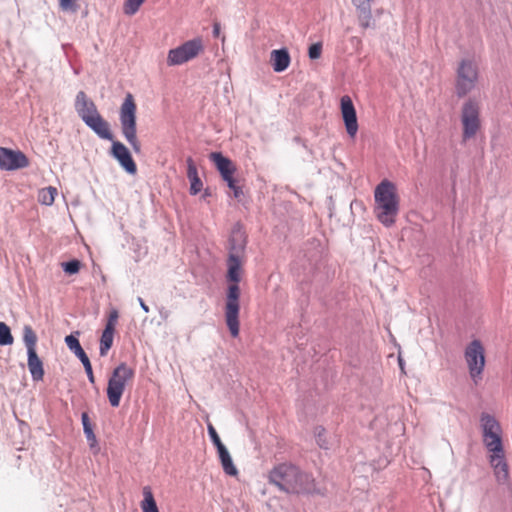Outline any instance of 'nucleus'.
I'll return each instance as SVG.
<instances>
[{
    "instance_id": "obj_11",
    "label": "nucleus",
    "mask_w": 512,
    "mask_h": 512,
    "mask_svg": "<svg viewBox=\"0 0 512 512\" xmlns=\"http://www.w3.org/2000/svg\"><path fill=\"white\" fill-rule=\"evenodd\" d=\"M29 165L26 155L19 150L0 147V169L6 171L25 168Z\"/></svg>"
},
{
    "instance_id": "obj_16",
    "label": "nucleus",
    "mask_w": 512,
    "mask_h": 512,
    "mask_svg": "<svg viewBox=\"0 0 512 512\" xmlns=\"http://www.w3.org/2000/svg\"><path fill=\"white\" fill-rule=\"evenodd\" d=\"M209 158L215 164L223 180H228L233 176L236 168L230 159L224 157L220 152H212Z\"/></svg>"
},
{
    "instance_id": "obj_8",
    "label": "nucleus",
    "mask_w": 512,
    "mask_h": 512,
    "mask_svg": "<svg viewBox=\"0 0 512 512\" xmlns=\"http://www.w3.org/2000/svg\"><path fill=\"white\" fill-rule=\"evenodd\" d=\"M133 377L134 370L125 363H121L113 370L107 387V397L112 407L119 406L125 386Z\"/></svg>"
},
{
    "instance_id": "obj_1",
    "label": "nucleus",
    "mask_w": 512,
    "mask_h": 512,
    "mask_svg": "<svg viewBox=\"0 0 512 512\" xmlns=\"http://www.w3.org/2000/svg\"><path fill=\"white\" fill-rule=\"evenodd\" d=\"M482 442L487 452V460L496 481L507 484L509 481V466L503 444V429L496 417L482 412L479 418Z\"/></svg>"
},
{
    "instance_id": "obj_34",
    "label": "nucleus",
    "mask_w": 512,
    "mask_h": 512,
    "mask_svg": "<svg viewBox=\"0 0 512 512\" xmlns=\"http://www.w3.org/2000/svg\"><path fill=\"white\" fill-rule=\"evenodd\" d=\"M189 181H190V193L192 195H196L202 189V186H203L202 181L199 178V176L192 178Z\"/></svg>"
},
{
    "instance_id": "obj_36",
    "label": "nucleus",
    "mask_w": 512,
    "mask_h": 512,
    "mask_svg": "<svg viewBox=\"0 0 512 512\" xmlns=\"http://www.w3.org/2000/svg\"><path fill=\"white\" fill-rule=\"evenodd\" d=\"M118 317H119V315H118L117 310L111 311L109 314L108 321L106 323L105 328H110V330L115 331V326L118 321Z\"/></svg>"
},
{
    "instance_id": "obj_35",
    "label": "nucleus",
    "mask_w": 512,
    "mask_h": 512,
    "mask_svg": "<svg viewBox=\"0 0 512 512\" xmlns=\"http://www.w3.org/2000/svg\"><path fill=\"white\" fill-rule=\"evenodd\" d=\"M187 177L188 179H192L198 176L196 165L194 164V161L192 158L187 159Z\"/></svg>"
},
{
    "instance_id": "obj_29",
    "label": "nucleus",
    "mask_w": 512,
    "mask_h": 512,
    "mask_svg": "<svg viewBox=\"0 0 512 512\" xmlns=\"http://www.w3.org/2000/svg\"><path fill=\"white\" fill-rule=\"evenodd\" d=\"M59 8L64 12L76 13L79 9L77 0H58Z\"/></svg>"
},
{
    "instance_id": "obj_23",
    "label": "nucleus",
    "mask_w": 512,
    "mask_h": 512,
    "mask_svg": "<svg viewBox=\"0 0 512 512\" xmlns=\"http://www.w3.org/2000/svg\"><path fill=\"white\" fill-rule=\"evenodd\" d=\"M23 342L27 348V353L36 352L37 335L29 325L23 327Z\"/></svg>"
},
{
    "instance_id": "obj_17",
    "label": "nucleus",
    "mask_w": 512,
    "mask_h": 512,
    "mask_svg": "<svg viewBox=\"0 0 512 512\" xmlns=\"http://www.w3.org/2000/svg\"><path fill=\"white\" fill-rule=\"evenodd\" d=\"M91 130H93L100 138L113 141V134L110 130L109 123L100 115H96L92 119H88L85 123Z\"/></svg>"
},
{
    "instance_id": "obj_42",
    "label": "nucleus",
    "mask_w": 512,
    "mask_h": 512,
    "mask_svg": "<svg viewBox=\"0 0 512 512\" xmlns=\"http://www.w3.org/2000/svg\"><path fill=\"white\" fill-rule=\"evenodd\" d=\"M82 364H83V366H84V369H88V368H91V367H92L91 362H90V360H89V359H88V360H86V361H84Z\"/></svg>"
},
{
    "instance_id": "obj_40",
    "label": "nucleus",
    "mask_w": 512,
    "mask_h": 512,
    "mask_svg": "<svg viewBox=\"0 0 512 512\" xmlns=\"http://www.w3.org/2000/svg\"><path fill=\"white\" fill-rule=\"evenodd\" d=\"M220 34V24L219 23H214L213 25V35L215 37H218Z\"/></svg>"
},
{
    "instance_id": "obj_31",
    "label": "nucleus",
    "mask_w": 512,
    "mask_h": 512,
    "mask_svg": "<svg viewBox=\"0 0 512 512\" xmlns=\"http://www.w3.org/2000/svg\"><path fill=\"white\" fill-rule=\"evenodd\" d=\"M65 343L74 354L83 349L79 340L72 334L65 337Z\"/></svg>"
},
{
    "instance_id": "obj_18",
    "label": "nucleus",
    "mask_w": 512,
    "mask_h": 512,
    "mask_svg": "<svg viewBox=\"0 0 512 512\" xmlns=\"http://www.w3.org/2000/svg\"><path fill=\"white\" fill-rule=\"evenodd\" d=\"M246 246V234L240 225H235L230 236V253L242 255Z\"/></svg>"
},
{
    "instance_id": "obj_3",
    "label": "nucleus",
    "mask_w": 512,
    "mask_h": 512,
    "mask_svg": "<svg viewBox=\"0 0 512 512\" xmlns=\"http://www.w3.org/2000/svg\"><path fill=\"white\" fill-rule=\"evenodd\" d=\"M268 480L285 493H308L314 489L312 476L290 463L275 466L269 472Z\"/></svg>"
},
{
    "instance_id": "obj_12",
    "label": "nucleus",
    "mask_w": 512,
    "mask_h": 512,
    "mask_svg": "<svg viewBox=\"0 0 512 512\" xmlns=\"http://www.w3.org/2000/svg\"><path fill=\"white\" fill-rule=\"evenodd\" d=\"M110 154L114 157L120 166L131 175L137 172V166L134 162L128 148L120 141H112Z\"/></svg>"
},
{
    "instance_id": "obj_19",
    "label": "nucleus",
    "mask_w": 512,
    "mask_h": 512,
    "mask_svg": "<svg viewBox=\"0 0 512 512\" xmlns=\"http://www.w3.org/2000/svg\"><path fill=\"white\" fill-rule=\"evenodd\" d=\"M290 55L287 49H276L271 52V63L275 72H283L290 65Z\"/></svg>"
},
{
    "instance_id": "obj_27",
    "label": "nucleus",
    "mask_w": 512,
    "mask_h": 512,
    "mask_svg": "<svg viewBox=\"0 0 512 512\" xmlns=\"http://www.w3.org/2000/svg\"><path fill=\"white\" fill-rule=\"evenodd\" d=\"M13 341L14 338L9 326L4 322H0V346L11 345Z\"/></svg>"
},
{
    "instance_id": "obj_14",
    "label": "nucleus",
    "mask_w": 512,
    "mask_h": 512,
    "mask_svg": "<svg viewBox=\"0 0 512 512\" xmlns=\"http://www.w3.org/2000/svg\"><path fill=\"white\" fill-rule=\"evenodd\" d=\"M75 108L84 123L99 114L96 105L88 99L83 91L77 93Z\"/></svg>"
},
{
    "instance_id": "obj_22",
    "label": "nucleus",
    "mask_w": 512,
    "mask_h": 512,
    "mask_svg": "<svg viewBox=\"0 0 512 512\" xmlns=\"http://www.w3.org/2000/svg\"><path fill=\"white\" fill-rule=\"evenodd\" d=\"M142 512H159L152 490L149 486L143 488Z\"/></svg>"
},
{
    "instance_id": "obj_30",
    "label": "nucleus",
    "mask_w": 512,
    "mask_h": 512,
    "mask_svg": "<svg viewBox=\"0 0 512 512\" xmlns=\"http://www.w3.org/2000/svg\"><path fill=\"white\" fill-rule=\"evenodd\" d=\"M207 430H208V434L211 438V441L217 448V451L224 448L225 445L222 443L216 429L214 428V426L211 423H208Z\"/></svg>"
},
{
    "instance_id": "obj_26",
    "label": "nucleus",
    "mask_w": 512,
    "mask_h": 512,
    "mask_svg": "<svg viewBox=\"0 0 512 512\" xmlns=\"http://www.w3.org/2000/svg\"><path fill=\"white\" fill-rule=\"evenodd\" d=\"M81 419H82L84 434H85L87 440L89 441L90 447L94 448L97 446V440H96V436L93 432V429L91 427L87 413H83Z\"/></svg>"
},
{
    "instance_id": "obj_25",
    "label": "nucleus",
    "mask_w": 512,
    "mask_h": 512,
    "mask_svg": "<svg viewBox=\"0 0 512 512\" xmlns=\"http://www.w3.org/2000/svg\"><path fill=\"white\" fill-rule=\"evenodd\" d=\"M113 338H114V331L110 330V328H105L101 339H100V355L105 356L107 355L109 349L111 348L113 344Z\"/></svg>"
},
{
    "instance_id": "obj_41",
    "label": "nucleus",
    "mask_w": 512,
    "mask_h": 512,
    "mask_svg": "<svg viewBox=\"0 0 512 512\" xmlns=\"http://www.w3.org/2000/svg\"><path fill=\"white\" fill-rule=\"evenodd\" d=\"M138 302H139L141 308L143 309V311L148 313L149 307L145 304V302L143 301V299L141 297L138 298Z\"/></svg>"
},
{
    "instance_id": "obj_10",
    "label": "nucleus",
    "mask_w": 512,
    "mask_h": 512,
    "mask_svg": "<svg viewBox=\"0 0 512 512\" xmlns=\"http://www.w3.org/2000/svg\"><path fill=\"white\" fill-rule=\"evenodd\" d=\"M204 50L202 38L197 37L184 42L182 45L169 50L167 55L168 66L182 65L196 58Z\"/></svg>"
},
{
    "instance_id": "obj_32",
    "label": "nucleus",
    "mask_w": 512,
    "mask_h": 512,
    "mask_svg": "<svg viewBox=\"0 0 512 512\" xmlns=\"http://www.w3.org/2000/svg\"><path fill=\"white\" fill-rule=\"evenodd\" d=\"M63 270L68 274H76L80 269V262L78 260H72L61 264Z\"/></svg>"
},
{
    "instance_id": "obj_20",
    "label": "nucleus",
    "mask_w": 512,
    "mask_h": 512,
    "mask_svg": "<svg viewBox=\"0 0 512 512\" xmlns=\"http://www.w3.org/2000/svg\"><path fill=\"white\" fill-rule=\"evenodd\" d=\"M28 355V369L34 381H40L44 377L43 363L38 357L36 352H29Z\"/></svg>"
},
{
    "instance_id": "obj_43",
    "label": "nucleus",
    "mask_w": 512,
    "mask_h": 512,
    "mask_svg": "<svg viewBox=\"0 0 512 512\" xmlns=\"http://www.w3.org/2000/svg\"><path fill=\"white\" fill-rule=\"evenodd\" d=\"M318 443L321 447H325L324 444L321 442V434L318 435Z\"/></svg>"
},
{
    "instance_id": "obj_28",
    "label": "nucleus",
    "mask_w": 512,
    "mask_h": 512,
    "mask_svg": "<svg viewBox=\"0 0 512 512\" xmlns=\"http://www.w3.org/2000/svg\"><path fill=\"white\" fill-rule=\"evenodd\" d=\"M145 0H126L124 3V13L126 15H134Z\"/></svg>"
},
{
    "instance_id": "obj_15",
    "label": "nucleus",
    "mask_w": 512,
    "mask_h": 512,
    "mask_svg": "<svg viewBox=\"0 0 512 512\" xmlns=\"http://www.w3.org/2000/svg\"><path fill=\"white\" fill-rule=\"evenodd\" d=\"M372 2L373 1L369 0H352V4L356 9L358 23L363 29H367L372 26Z\"/></svg>"
},
{
    "instance_id": "obj_39",
    "label": "nucleus",
    "mask_w": 512,
    "mask_h": 512,
    "mask_svg": "<svg viewBox=\"0 0 512 512\" xmlns=\"http://www.w3.org/2000/svg\"><path fill=\"white\" fill-rule=\"evenodd\" d=\"M85 372L88 376V379L91 383H94L95 380H94V375H93V370H92V367L91 368H88V369H85Z\"/></svg>"
},
{
    "instance_id": "obj_5",
    "label": "nucleus",
    "mask_w": 512,
    "mask_h": 512,
    "mask_svg": "<svg viewBox=\"0 0 512 512\" xmlns=\"http://www.w3.org/2000/svg\"><path fill=\"white\" fill-rule=\"evenodd\" d=\"M480 77L479 64L474 57L462 58L456 68L455 93L463 98L477 86Z\"/></svg>"
},
{
    "instance_id": "obj_7",
    "label": "nucleus",
    "mask_w": 512,
    "mask_h": 512,
    "mask_svg": "<svg viewBox=\"0 0 512 512\" xmlns=\"http://www.w3.org/2000/svg\"><path fill=\"white\" fill-rule=\"evenodd\" d=\"M463 357L471 381L478 385L483 379L486 366V351L481 340H471L464 348Z\"/></svg>"
},
{
    "instance_id": "obj_6",
    "label": "nucleus",
    "mask_w": 512,
    "mask_h": 512,
    "mask_svg": "<svg viewBox=\"0 0 512 512\" xmlns=\"http://www.w3.org/2000/svg\"><path fill=\"white\" fill-rule=\"evenodd\" d=\"M137 106L131 93L126 94L120 107L119 119L124 138L131 145L132 149L139 153L141 150L140 142L137 139L136 127Z\"/></svg>"
},
{
    "instance_id": "obj_21",
    "label": "nucleus",
    "mask_w": 512,
    "mask_h": 512,
    "mask_svg": "<svg viewBox=\"0 0 512 512\" xmlns=\"http://www.w3.org/2000/svg\"><path fill=\"white\" fill-rule=\"evenodd\" d=\"M217 452H218L220 462H221L224 472L227 475L236 476L238 473V470L235 467L232 457H231L229 451L227 450V448L224 447V448L218 450Z\"/></svg>"
},
{
    "instance_id": "obj_33",
    "label": "nucleus",
    "mask_w": 512,
    "mask_h": 512,
    "mask_svg": "<svg viewBox=\"0 0 512 512\" xmlns=\"http://www.w3.org/2000/svg\"><path fill=\"white\" fill-rule=\"evenodd\" d=\"M321 54H322V43L321 42L314 43L309 47L308 55H309L310 59L316 60L321 57Z\"/></svg>"
},
{
    "instance_id": "obj_24",
    "label": "nucleus",
    "mask_w": 512,
    "mask_h": 512,
    "mask_svg": "<svg viewBox=\"0 0 512 512\" xmlns=\"http://www.w3.org/2000/svg\"><path fill=\"white\" fill-rule=\"evenodd\" d=\"M58 191L57 188L49 186L39 190L38 201L46 206H51L54 203Z\"/></svg>"
},
{
    "instance_id": "obj_2",
    "label": "nucleus",
    "mask_w": 512,
    "mask_h": 512,
    "mask_svg": "<svg viewBox=\"0 0 512 512\" xmlns=\"http://www.w3.org/2000/svg\"><path fill=\"white\" fill-rule=\"evenodd\" d=\"M227 280L228 286L225 302V321L232 337H238L240 332V288L238 283L242 275V259L235 253L229 254Z\"/></svg>"
},
{
    "instance_id": "obj_4",
    "label": "nucleus",
    "mask_w": 512,
    "mask_h": 512,
    "mask_svg": "<svg viewBox=\"0 0 512 512\" xmlns=\"http://www.w3.org/2000/svg\"><path fill=\"white\" fill-rule=\"evenodd\" d=\"M374 199L377 219L387 227L393 225L399 213V196L395 184L389 180L381 181L375 188Z\"/></svg>"
},
{
    "instance_id": "obj_38",
    "label": "nucleus",
    "mask_w": 512,
    "mask_h": 512,
    "mask_svg": "<svg viewBox=\"0 0 512 512\" xmlns=\"http://www.w3.org/2000/svg\"><path fill=\"white\" fill-rule=\"evenodd\" d=\"M75 356L79 358V360L83 363L84 361L88 360V356L86 355L85 351L82 349L79 352L75 353Z\"/></svg>"
},
{
    "instance_id": "obj_9",
    "label": "nucleus",
    "mask_w": 512,
    "mask_h": 512,
    "mask_svg": "<svg viewBox=\"0 0 512 512\" xmlns=\"http://www.w3.org/2000/svg\"><path fill=\"white\" fill-rule=\"evenodd\" d=\"M480 102L476 98H468L461 107V124L463 140L474 138L481 127Z\"/></svg>"
},
{
    "instance_id": "obj_13",
    "label": "nucleus",
    "mask_w": 512,
    "mask_h": 512,
    "mask_svg": "<svg viewBox=\"0 0 512 512\" xmlns=\"http://www.w3.org/2000/svg\"><path fill=\"white\" fill-rule=\"evenodd\" d=\"M341 114L348 135L355 137L358 131L356 110L351 98L347 95L341 98Z\"/></svg>"
},
{
    "instance_id": "obj_37",
    "label": "nucleus",
    "mask_w": 512,
    "mask_h": 512,
    "mask_svg": "<svg viewBox=\"0 0 512 512\" xmlns=\"http://www.w3.org/2000/svg\"><path fill=\"white\" fill-rule=\"evenodd\" d=\"M228 187L234 192V196L238 197L241 193L240 188L236 185L235 179L232 177H229L228 180H224Z\"/></svg>"
}]
</instances>
